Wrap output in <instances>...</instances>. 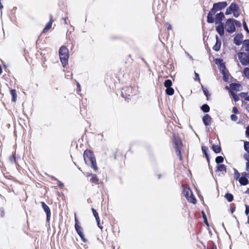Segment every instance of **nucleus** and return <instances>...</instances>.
I'll return each mask as SVG.
<instances>
[{
    "label": "nucleus",
    "mask_w": 249,
    "mask_h": 249,
    "mask_svg": "<svg viewBox=\"0 0 249 249\" xmlns=\"http://www.w3.org/2000/svg\"><path fill=\"white\" fill-rule=\"evenodd\" d=\"M83 157L86 164H91V167L94 171L96 172L98 170V167L93 153L90 150H87L84 151Z\"/></svg>",
    "instance_id": "nucleus-1"
},
{
    "label": "nucleus",
    "mask_w": 249,
    "mask_h": 249,
    "mask_svg": "<svg viewBox=\"0 0 249 249\" xmlns=\"http://www.w3.org/2000/svg\"><path fill=\"white\" fill-rule=\"evenodd\" d=\"M60 61L63 67H65L68 63L69 57L68 49L65 46H62L59 50Z\"/></svg>",
    "instance_id": "nucleus-2"
},
{
    "label": "nucleus",
    "mask_w": 249,
    "mask_h": 249,
    "mask_svg": "<svg viewBox=\"0 0 249 249\" xmlns=\"http://www.w3.org/2000/svg\"><path fill=\"white\" fill-rule=\"evenodd\" d=\"M239 60L243 66L249 65V52H239L237 53Z\"/></svg>",
    "instance_id": "nucleus-3"
},
{
    "label": "nucleus",
    "mask_w": 249,
    "mask_h": 249,
    "mask_svg": "<svg viewBox=\"0 0 249 249\" xmlns=\"http://www.w3.org/2000/svg\"><path fill=\"white\" fill-rule=\"evenodd\" d=\"M233 21V18H229L226 21L225 28L229 33H232L235 31V24H234Z\"/></svg>",
    "instance_id": "nucleus-4"
},
{
    "label": "nucleus",
    "mask_w": 249,
    "mask_h": 249,
    "mask_svg": "<svg viewBox=\"0 0 249 249\" xmlns=\"http://www.w3.org/2000/svg\"><path fill=\"white\" fill-rule=\"evenodd\" d=\"M227 6V3L226 1L219 2L215 3L213 5V8L211 9L216 13L217 11L221 10L225 8Z\"/></svg>",
    "instance_id": "nucleus-5"
},
{
    "label": "nucleus",
    "mask_w": 249,
    "mask_h": 249,
    "mask_svg": "<svg viewBox=\"0 0 249 249\" xmlns=\"http://www.w3.org/2000/svg\"><path fill=\"white\" fill-rule=\"evenodd\" d=\"M41 205L44 211L45 212L46 214L47 221L48 222H49L51 215L50 209L48 206L47 204H46L44 202H41Z\"/></svg>",
    "instance_id": "nucleus-6"
},
{
    "label": "nucleus",
    "mask_w": 249,
    "mask_h": 249,
    "mask_svg": "<svg viewBox=\"0 0 249 249\" xmlns=\"http://www.w3.org/2000/svg\"><path fill=\"white\" fill-rule=\"evenodd\" d=\"M74 221H75V229L79 235H82V229L79 225V223L78 218L76 216V213L74 214Z\"/></svg>",
    "instance_id": "nucleus-7"
},
{
    "label": "nucleus",
    "mask_w": 249,
    "mask_h": 249,
    "mask_svg": "<svg viewBox=\"0 0 249 249\" xmlns=\"http://www.w3.org/2000/svg\"><path fill=\"white\" fill-rule=\"evenodd\" d=\"M243 38V35L241 33L237 34L234 37V43L237 46L240 45L242 42Z\"/></svg>",
    "instance_id": "nucleus-8"
},
{
    "label": "nucleus",
    "mask_w": 249,
    "mask_h": 249,
    "mask_svg": "<svg viewBox=\"0 0 249 249\" xmlns=\"http://www.w3.org/2000/svg\"><path fill=\"white\" fill-rule=\"evenodd\" d=\"M202 121L205 125H210L211 124L212 118L209 114H206L202 118Z\"/></svg>",
    "instance_id": "nucleus-9"
},
{
    "label": "nucleus",
    "mask_w": 249,
    "mask_h": 249,
    "mask_svg": "<svg viewBox=\"0 0 249 249\" xmlns=\"http://www.w3.org/2000/svg\"><path fill=\"white\" fill-rule=\"evenodd\" d=\"M225 16L224 15V13L222 12H220L219 13L215 15V22L216 24L217 23H222L221 21L223 20V19L224 18Z\"/></svg>",
    "instance_id": "nucleus-10"
},
{
    "label": "nucleus",
    "mask_w": 249,
    "mask_h": 249,
    "mask_svg": "<svg viewBox=\"0 0 249 249\" xmlns=\"http://www.w3.org/2000/svg\"><path fill=\"white\" fill-rule=\"evenodd\" d=\"M91 211L92 212V213H93V214L94 216L95 217V218L96 219V221L97 222V225H98V227L101 230H102L103 229V227L100 225V218H99V216L98 215V213L96 212V210H95L93 208H91Z\"/></svg>",
    "instance_id": "nucleus-11"
},
{
    "label": "nucleus",
    "mask_w": 249,
    "mask_h": 249,
    "mask_svg": "<svg viewBox=\"0 0 249 249\" xmlns=\"http://www.w3.org/2000/svg\"><path fill=\"white\" fill-rule=\"evenodd\" d=\"M221 73L223 75V79L225 82L228 81L229 79V74L226 72V67L223 65V68L221 69Z\"/></svg>",
    "instance_id": "nucleus-12"
},
{
    "label": "nucleus",
    "mask_w": 249,
    "mask_h": 249,
    "mask_svg": "<svg viewBox=\"0 0 249 249\" xmlns=\"http://www.w3.org/2000/svg\"><path fill=\"white\" fill-rule=\"evenodd\" d=\"M216 31L220 36H222L224 34V26L223 23L219 24L216 27Z\"/></svg>",
    "instance_id": "nucleus-13"
},
{
    "label": "nucleus",
    "mask_w": 249,
    "mask_h": 249,
    "mask_svg": "<svg viewBox=\"0 0 249 249\" xmlns=\"http://www.w3.org/2000/svg\"><path fill=\"white\" fill-rule=\"evenodd\" d=\"M214 11L213 10L211 9L207 16V22L208 23H212L214 22V19L213 15L215 14Z\"/></svg>",
    "instance_id": "nucleus-14"
},
{
    "label": "nucleus",
    "mask_w": 249,
    "mask_h": 249,
    "mask_svg": "<svg viewBox=\"0 0 249 249\" xmlns=\"http://www.w3.org/2000/svg\"><path fill=\"white\" fill-rule=\"evenodd\" d=\"M228 7L232 13L234 12H238L239 10V6L235 2H232Z\"/></svg>",
    "instance_id": "nucleus-15"
},
{
    "label": "nucleus",
    "mask_w": 249,
    "mask_h": 249,
    "mask_svg": "<svg viewBox=\"0 0 249 249\" xmlns=\"http://www.w3.org/2000/svg\"><path fill=\"white\" fill-rule=\"evenodd\" d=\"M50 21L48 23H47V24L46 25L45 28H44L43 29V32H45L46 31H47L48 30H49L52 26V23H53V16L52 15H50Z\"/></svg>",
    "instance_id": "nucleus-16"
},
{
    "label": "nucleus",
    "mask_w": 249,
    "mask_h": 249,
    "mask_svg": "<svg viewBox=\"0 0 249 249\" xmlns=\"http://www.w3.org/2000/svg\"><path fill=\"white\" fill-rule=\"evenodd\" d=\"M89 176H91V178L90 179V182L95 183V184H98L99 179L95 174H91Z\"/></svg>",
    "instance_id": "nucleus-17"
},
{
    "label": "nucleus",
    "mask_w": 249,
    "mask_h": 249,
    "mask_svg": "<svg viewBox=\"0 0 249 249\" xmlns=\"http://www.w3.org/2000/svg\"><path fill=\"white\" fill-rule=\"evenodd\" d=\"M216 42L215 45L213 47V49L215 51H218L220 50L221 46V41H218V37L216 35Z\"/></svg>",
    "instance_id": "nucleus-18"
},
{
    "label": "nucleus",
    "mask_w": 249,
    "mask_h": 249,
    "mask_svg": "<svg viewBox=\"0 0 249 249\" xmlns=\"http://www.w3.org/2000/svg\"><path fill=\"white\" fill-rule=\"evenodd\" d=\"M239 182L242 185H246L248 184L249 180L246 177H242L239 178Z\"/></svg>",
    "instance_id": "nucleus-19"
},
{
    "label": "nucleus",
    "mask_w": 249,
    "mask_h": 249,
    "mask_svg": "<svg viewBox=\"0 0 249 249\" xmlns=\"http://www.w3.org/2000/svg\"><path fill=\"white\" fill-rule=\"evenodd\" d=\"M202 150L203 154L205 156V157L207 159L208 162L209 163L210 162V158H209V156L207 153V151L208 150V147H207L205 146H202Z\"/></svg>",
    "instance_id": "nucleus-20"
},
{
    "label": "nucleus",
    "mask_w": 249,
    "mask_h": 249,
    "mask_svg": "<svg viewBox=\"0 0 249 249\" xmlns=\"http://www.w3.org/2000/svg\"><path fill=\"white\" fill-rule=\"evenodd\" d=\"M183 194L184 196H185V197L187 198L188 196H189L190 195L192 196V192L190 189V188H185L183 190Z\"/></svg>",
    "instance_id": "nucleus-21"
},
{
    "label": "nucleus",
    "mask_w": 249,
    "mask_h": 249,
    "mask_svg": "<svg viewBox=\"0 0 249 249\" xmlns=\"http://www.w3.org/2000/svg\"><path fill=\"white\" fill-rule=\"evenodd\" d=\"M240 86V84L238 83H231V84H230V87L231 89L233 90H238Z\"/></svg>",
    "instance_id": "nucleus-22"
},
{
    "label": "nucleus",
    "mask_w": 249,
    "mask_h": 249,
    "mask_svg": "<svg viewBox=\"0 0 249 249\" xmlns=\"http://www.w3.org/2000/svg\"><path fill=\"white\" fill-rule=\"evenodd\" d=\"M217 171L219 172L224 171L225 173H226V166L224 164H219L217 166Z\"/></svg>",
    "instance_id": "nucleus-23"
},
{
    "label": "nucleus",
    "mask_w": 249,
    "mask_h": 249,
    "mask_svg": "<svg viewBox=\"0 0 249 249\" xmlns=\"http://www.w3.org/2000/svg\"><path fill=\"white\" fill-rule=\"evenodd\" d=\"M243 47L245 48V51L249 52V39H245L243 41Z\"/></svg>",
    "instance_id": "nucleus-24"
},
{
    "label": "nucleus",
    "mask_w": 249,
    "mask_h": 249,
    "mask_svg": "<svg viewBox=\"0 0 249 249\" xmlns=\"http://www.w3.org/2000/svg\"><path fill=\"white\" fill-rule=\"evenodd\" d=\"M213 150L216 154L219 153L221 151V147L217 145L213 144L212 146Z\"/></svg>",
    "instance_id": "nucleus-25"
},
{
    "label": "nucleus",
    "mask_w": 249,
    "mask_h": 249,
    "mask_svg": "<svg viewBox=\"0 0 249 249\" xmlns=\"http://www.w3.org/2000/svg\"><path fill=\"white\" fill-rule=\"evenodd\" d=\"M201 110L205 113H207L210 111V107L207 104H203L201 107Z\"/></svg>",
    "instance_id": "nucleus-26"
},
{
    "label": "nucleus",
    "mask_w": 249,
    "mask_h": 249,
    "mask_svg": "<svg viewBox=\"0 0 249 249\" xmlns=\"http://www.w3.org/2000/svg\"><path fill=\"white\" fill-rule=\"evenodd\" d=\"M10 93L12 96V101L15 102L17 96L16 90L15 89H11L10 90Z\"/></svg>",
    "instance_id": "nucleus-27"
},
{
    "label": "nucleus",
    "mask_w": 249,
    "mask_h": 249,
    "mask_svg": "<svg viewBox=\"0 0 249 249\" xmlns=\"http://www.w3.org/2000/svg\"><path fill=\"white\" fill-rule=\"evenodd\" d=\"M166 93L168 95H172L174 93V89L171 88H167L165 90Z\"/></svg>",
    "instance_id": "nucleus-28"
},
{
    "label": "nucleus",
    "mask_w": 249,
    "mask_h": 249,
    "mask_svg": "<svg viewBox=\"0 0 249 249\" xmlns=\"http://www.w3.org/2000/svg\"><path fill=\"white\" fill-rule=\"evenodd\" d=\"M225 197L229 202H231L233 199V195L230 193H227L225 195Z\"/></svg>",
    "instance_id": "nucleus-29"
},
{
    "label": "nucleus",
    "mask_w": 249,
    "mask_h": 249,
    "mask_svg": "<svg viewBox=\"0 0 249 249\" xmlns=\"http://www.w3.org/2000/svg\"><path fill=\"white\" fill-rule=\"evenodd\" d=\"M187 199L191 203L193 204L196 203V200L193 194L192 196L190 195L189 196H188Z\"/></svg>",
    "instance_id": "nucleus-30"
},
{
    "label": "nucleus",
    "mask_w": 249,
    "mask_h": 249,
    "mask_svg": "<svg viewBox=\"0 0 249 249\" xmlns=\"http://www.w3.org/2000/svg\"><path fill=\"white\" fill-rule=\"evenodd\" d=\"M172 85V83L171 80L167 79L164 82V86L167 88H170L171 87V86Z\"/></svg>",
    "instance_id": "nucleus-31"
},
{
    "label": "nucleus",
    "mask_w": 249,
    "mask_h": 249,
    "mask_svg": "<svg viewBox=\"0 0 249 249\" xmlns=\"http://www.w3.org/2000/svg\"><path fill=\"white\" fill-rule=\"evenodd\" d=\"M174 142L175 144V149L178 148H180V145L181 144V142H180V140L177 138H175L174 140Z\"/></svg>",
    "instance_id": "nucleus-32"
},
{
    "label": "nucleus",
    "mask_w": 249,
    "mask_h": 249,
    "mask_svg": "<svg viewBox=\"0 0 249 249\" xmlns=\"http://www.w3.org/2000/svg\"><path fill=\"white\" fill-rule=\"evenodd\" d=\"M224 161V158L221 156H218L215 159V162L217 164L222 163Z\"/></svg>",
    "instance_id": "nucleus-33"
},
{
    "label": "nucleus",
    "mask_w": 249,
    "mask_h": 249,
    "mask_svg": "<svg viewBox=\"0 0 249 249\" xmlns=\"http://www.w3.org/2000/svg\"><path fill=\"white\" fill-rule=\"evenodd\" d=\"M234 170V178L236 180H238L240 178V174L238 171L235 168L233 169Z\"/></svg>",
    "instance_id": "nucleus-34"
},
{
    "label": "nucleus",
    "mask_w": 249,
    "mask_h": 249,
    "mask_svg": "<svg viewBox=\"0 0 249 249\" xmlns=\"http://www.w3.org/2000/svg\"><path fill=\"white\" fill-rule=\"evenodd\" d=\"M243 73L248 79H249V68H245L244 69Z\"/></svg>",
    "instance_id": "nucleus-35"
},
{
    "label": "nucleus",
    "mask_w": 249,
    "mask_h": 249,
    "mask_svg": "<svg viewBox=\"0 0 249 249\" xmlns=\"http://www.w3.org/2000/svg\"><path fill=\"white\" fill-rule=\"evenodd\" d=\"M244 147L245 150L249 154V142H245Z\"/></svg>",
    "instance_id": "nucleus-36"
},
{
    "label": "nucleus",
    "mask_w": 249,
    "mask_h": 249,
    "mask_svg": "<svg viewBox=\"0 0 249 249\" xmlns=\"http://www.w3.org/2000/svg\"><path fill=\"white\" fill-rule=\"evenodd\" d=\"M201 87L204 94L208 98L210 95V94L209 93L208 89L206 88H204L202 85L201 86Z\"/></svg>",
    "instance_id": "nucleus-37"
},
{
    "label": "nucleus",
    "mask_w": 249,
    "mask_h": 249,
    "mask_svg": "<svg viewBox=\"0 0 249 249\" xmlns=\"http://www.w3.org/2000/svg\"><path fill=\"white\" fill-rule=\"evenodd\" d=\"M176 154L179 157L180 160H182V156L181 154V151L180 148H176L175 149Z\"/></svg>",
    "instance_id": "nucleus-38"
},
{
    "label": "nucleus",
    "mask_w": 249,
    "mask_h": 249,
    "mask_svg": "<svg viewBox=\"0 0 249 249\" xmlns=\"http://www.w3.org/2000/svg\"><path fill=\"white\" fill-rule=\"evenodd\" d=\"M231 94L235 102H237L239 100V98L234 92H231Z\"/></svg>",
    "instance_id": "nucleus-39"
},
{
    "label": "nucleus",
    "mask_w": 249,
    "mask_h": 249,
    "mask_svg": "<svg viewBox=\"0 0 249 249\" xmlns=\"http://www.w3.org/2000/svg\"><path fill=\"white\" fill-rule=\"evenodd\" d=\"M216 63L219 64L220 65L221 69L223 68V65H224V64L223 63V60L220 58L216 59Z\"/></svg>",
    "instance_id": "nucleus-40"
},
{
    "label": "nucleus",
    "mask_w": 249,
    "mask_h": 249,
    "mask_svg": "<svg viewBox=\"0 0 249 249\" xmlns=\"http://www.w3.org/2000/svg\"><path fill=\"white\" fill-rule=\"evenodd\" d=\"M131 89L130 88H129V87H126V88H124V89H123V91H122V93H121V95L123 97H124V92L126 91H129V90Z\"/></svg>",
    "instance_id": "nucleus-41"
},
{
    "label": "nucleus",
    "mask_w": 249,
    "mask_h": 249,
    "mask_svg": "<svg viewBox=\"0 0 249 249\" xmlns=\"http://www.w3.org/2000/svg\"><path fill=\"white\" fill-rule=\"evenodd\" d=\"M233 20L234 24H235V26H236L237 27H241L242 26L241 23L239 21L234 19H233Z\"/></svg>",
    "instance_id": "nucleus-42"
},
{
    "label": "nucleus",
    "mask_w": 249,
    "mask_h": 249,
    "mask_svg": "<svg viewBox=\"0 0 249 249\" xmlns=\"http://www.w3.org/2000/svg\"><path fill=\"white\" fill-rule=\"evenodd\" d=\"M9 160L12 163H13L15 161L16 157H15V154L13 153L12 155L10 156Z\"/></svg>",
    "instance_id": "nucleus-43"
},
{
    "label": "nucleus",
    "mask_w": 249,
    "mask_h": 249,
    "mask_svg": "<svg viewBox=\"0 0 249 249\" xmlns=\"http://www.w3.org/2000/svg\"><path fill=\"white\" fill-rule=\"evenodd\" d=\"M243 27H244V28L245 29V30L248 33H249V29L248 28V26H247V23L246 22V21L245 20L243 21Z\"/></svg>",
    "instance_id": "nucleus-44"
},
{
    "label": "nucleus",
    "mask_w": 249,
    "mask_h": 249,
    "mask_svg": "<svg viewBox=\"0 0 249 249\" xmlns=\"http://www.w3.org/2000/svg\"><path fill=\"white\" fill-rule=\"evenodd\" d=\"M231 119L233 121H236L237 120V117L235 115V114H231Z\"/></svg>",
    "instance_id": "nucleus-45"
},
{
    "label": "nucleus",
    "mask_w": 249,
    "mask_h": 249,
    "mask_svg": "<svg viewBox=\"0 0 249 249\" xmlns=\"http://www.w3.org/2000/svg\"><path fill=\"white\" fill-rule=\"evenodd\" d=\"M5 214L4 209L3 208H0V215L1 217L4 216Z\"/></svg>",
    "instance_id": "nucleus-46"
},
{
    "label": "nucleus",
    "mask_w": 249,
    "mask_h": 249,
    "mask_svg": "<svg viewBox=\"0 0 249 249\" xmlns=\"http://www.w3.org/2000/svg\"><path fill=\"white\" fill-rule=\"evenodd\" d=\"M246 210L245 213L246 215H249V206L248 205H245Z\"/></svg>",
    "instance_id": "nucleus-47"
},
{
    "label": "nucleus",
    "mask_w": 249,
    "mask_h": 249,
    "mask_svg": "<svg viewBox=\"0 0 249 249\" xmlns=\"http://www.w3.org/2000/svg\"><path fill=\"white\" fill-rule=\"evenodd\" d=\"M232 111L235 114H238L239 113V111H238V110L237 108L236 107H234L232 108Z\"/></svg>",
    "instance_id": "nucleus-48"
},
{
    "label": "nucleus",
    "mask_w": 249,
    "mask_h": 249,
    "mask_svg": "<svg viewBox=\"0 0 249 249\" xmlns=\"http://www.w3.org/2000/svg\"><path fill=\"white\" fill-rule=\"evenodd\" d=\"M195 81H196V80H200V79H199V74L196 73V72H195Z\"/></svg>",
    "instance_id": "nucleus-49"
},
{
    "label": "nucleus",
    "mask_w": 249,
    "mask_h": 249,
    "mask_svg": "<svg viewBox=\"0 0 249 249\" xmlns=\"http://www.w3.org/2000/svg\"><path fill=\"white\" fill-rule=\"evenodd\" d=\"M232 12H231V11L229 7H228L227 9H226V12H225V14L226 15H230L232 13Z\"/></svg>",
    "instance_id": "nucleus-50"
},
{
    "label": "nucleus",
    "mask_w": 249,
    "mask_h": 249,
    "mask_svg": "<svg viewBox=\"0 0 249 249\" xmlns=\"http://www.w3.org/2000/svg\"><path fill=\"white\" fill-rule=\"evenodd\" d=\"M165 26L168 30H171L172 29L171 25L169 23H166Z\"/></svg>",
    "instance_id": "nucleus-51"
},
{
    "label": "nucleus",
    "mask_w": 249,
    "mask_h": 249,
    "mask_svg": "<svg viewBox=\"0 0 249 249\" xmlns=\"http://www.w3.org/2000/svg\"><path fill=\"white\" fill-rule=\"evenodd\" d=\"M58 182V186L60 188H63L64 187V184L60 181L59 180H57Z\"/></svg>",
    "instance_id": "nucleus-52"
},
{
    "label": "nucleus",
    "mask_w": 249,
    "mask_h": 249,
    "mask_svg": "<svg viewBox=\"0 0 249 249\" xmlns=\"http://www.w3.org/2000/svg\"><path fill=\"white\" fill-rule=\"evenodd\" d=\"M244 158L246 160H247V162H249V154H245L244 155Z\"/></svg>",
    "instance_id": "nucleus-53"
},
{
    "label": "nucleus",
    "mask_w": 249,
    "mask_h": 249,
    "mask_svg": "<svg viewBox=\"0 0 249 249\" xmlns=\"http://www.w3.org/2000/svg\"><path fill=\"white\" fill-rule=\"evenodd\" d=\"M71 75L72 73L69 71L67 72L65 74V77L67 78H68L69 77L71 76Z\"/></svg>",
    "instance_id": "nucleus-54"
},
{
    "label": "nucleus",
    "mask_w": 249,
    "mask_h": 249,
    "mask_svg": "<svg viewBox=\"0 0 249 249\" xmlns=\"http://www.w3.org/2000/svg\"><path fill=\"white\" fill-rule=\"evenodd\" d=\"M233 16L235 18H238L239 16V13H238V12H233Z\"/></svg>",
    "instance_id": "nucleus-55"
},
{
    "label": "nucleus",
    "mask_w": 249,
    "mask_h": 249,
    "mask_svg": "<svg viewBox=\"0 0 249 249\" xmlns=\"http://www.w3.org/2000/svg\"><path fill=\"white\" fill-rule=\"evenodd\" d=\"M79 236L81 237L82 240L84 242H86L87 241V240H86V239L84 238V234L83 233H82V235H79Z\"/></svg>",
    "instance_id": "nucleus-56"
},
{
    "label": "nucleus",
    "mask_w": 249,
    "mask_h": 249,
    "mask_svg": "<svg viewBox=\"0 0 249 249\" xmlns=\"http://www.w3.org/2000/svg\"><path fill=\"white\" fill-rule=\"evenodd\" d=\"M248 93L246 92H241L240 93V96L242 98H245V96L247 95Z\"/></svg>",
    "instance_id": "nucleus-57"
},
{
    "label": "nucleus",
    "mask_w": 249,
    "mask_h": 249,
    "mask_svg": "<svg viewBox=\"0 0 249 249\" xmlns=\"http://www.w3.org/2000/svg\"><path fill=\"white\" fill-rule=\"evenodd\" d=\"M77 92L80 91H81V87H80V85L79 83H77Z\"/></svg>",
    "instance_id": "nucleus-58"
},
{
    "label": "nucleus",
    "mask_w": 249,
    "mask_h": 249,
    "mask_svg": "<svg viewBox=\"0 0 249 249\" xmlns=\"http://www.w3.org/2000/svg\"><path fill=\"white\" fill-rule=\"evenodd\" d=\"M245 106V108L248 111V112H249V104H248V103H246L244 104Z\"/></svg>",
    "instance_id": "nucleus-59"
},
{
    "label": "nucleus",
    "mask_w": 249,
    "mask_h": 249,
    "mask_svg": "<svg viewBox=\"0 0 249 249\" xmlns=\"http://www.w3.org/2000/svg\"><path fill=\"white\" fill-rule=\"evenodd\" d=\"M235 208L234 206H231V213H233L235 211Z\"/></svg>",
    "instance_id": "nucleus-60"
},
{
    "label": "nucleus",
    "mask_w": 249,
    "mask_h": 249,
    "mask_svg": "<svg viewBox=\"0 0 249 249\" xmlns=\"http://www.w3.org/2000/svg\"><path fill=\"white\" fill-rule=\"evenodd\" d=\"M246 134L247 136H249V126H248L246 129Z\"/></svg>",
    "instance_id": "nucleus-61"
},
{
    "label": "nucleus",
    "mask_w": 249,
    "mask_h": 249,
    "mask_svg": "<svg viewBox=\"0 0 249 249\" xmlns=\"http://www.w3.org/2000/svg\"><path fill=\"white\" fill-rule=\"evenodd\" d=\"M246 170H247V171H248L249 169V162H246Z\"/></svg>",
    "instance_id": "nucleus-62"
},
{
    "label": "nucleus",
    "mask_w": 249,
    "mask_h": 249,
    "mask_svg": "<svg viewBox=\"0 0 249 249\" xmlns=\"http://www.w3.org/2000/svg\"><path fill=\"white\" fill-rule=\"evenodd\" d=\"M202 213H203V217L204 219L206 220L207 217H206V216L204 212H202Z\"/></svg>",
    "instance_id": "nucleus-63"
},
{
    "label": "nucleus",
    "mask_w": 249,
    "mask_h": 249,
    "mask_svg": "<svg viewBox=\"0 0 249 249\" xmlns=\"http://www.w3.org/2000/svg\"><path fill=\"white\" fill-rule=\"evenodd\" d=\"M245 100L249 101V95L245 98Z\"/></svg>",
    "instance_id": "nucleus-64"
}]
</instances>
